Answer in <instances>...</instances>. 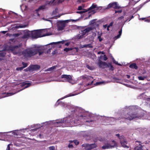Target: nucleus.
<instances>
[{"instance_id":"f257e3e1","label":"nucleus","mask_w":150,"mask_h":150,"mask_svg":"<svg viewBox=\"0 0 150 150\" xmlns=\"http://www.w3.org/2000/svg\"><path fill=\"white\" fill-rule=\"evenodd\" d=\"M21 46V45H18L11 47L10 48V50L14 54L18 55L22 54L25 57H31L38 53H39V55H41L43 53V52L41 51L42 50H43V49L42 48L40 47L29 48L25 50L22 52L20 48Z\"/></svg>"},{"instance_id":"f03ea898","label":"nucleus","mask_w":150,"mask_h":150,"mask_svg":"<svg viewBox=\"0 0 150 150\" xmlns=\"http://www.w3.org/2000/svg\"><path fill=\"white\" fill-rule=\"evenodd\" d=\"M127 109L128 111H130V112L127 113L125 115V118L126 119L130 120L134 118L140 119L144 115V114L143 113H140L141 112V110L139 111L137 113L133 114V112H132L135 111L134 107L133 106L130 107L129 109Z\"/></svg>"},{"instance_id":"7ed1b4c3","label":"nucleus","mask_w":150,"mask_h":150,"mask_svg":"<svg viewBox=\"0 0 150 150\" xmlns=\"http://www.w3.org/2000/svg\"><path fill=\"white\" fill-rule=\"evenodd\" d=\"M117 146V143L114 140L109 142H105L104 145L102 147L103 149H112Z\"/></svg>"},{"instance_id":"20e7f679","label":"nucleus","mask_w":150,"mask_h":150,"mask_svg":"<svg viewBox=\"0 0 150 150\" xmlns=\"http://www.w3.org/2000/svg\"><path fill=\"white\" fill-rule=\"evenodd\" d=\"M70 20H62L58 21L57 23V30L58 31L62 30H64L65 27L67 25V24Z\"/></svg>"},{"instance_id":"39448f33","label":"nucleus","mask_w":150,"mask_h":150,"mask_svg":"<svg viewBox=\"0 0 150 150\" xmlns=\"http://www.w3.org/2000/svg\"><path fill=\"white\" fill-rule=\"evenodd\" d=\"M116 135L119 137V139H120V143L122 146L124 148H128L129 147L126 145L127 143L126 142L125 140L124 137L122 136L120 137L119 134H116Z\"/></svg>"},{"instance_id":"423d86ee","label":"nucleus","mask_w":150,"mask_h":150,"mask_svg":"<svg viewBox=\"0 0 150 150\" xmlns=\"http://www.w3.org/2000/svg\"><path fill=\"white\" fill-rule=\"evenodd\" d=\"M110 8H112L114 9H119L120 7L116 2H113L109 4L107 6L106 8L108 9Z\"/></svg>"},{"instance_id":"0eeeda50","label":"nucleus","mask_w":150,"mask_h":150,"mask_svg":"<svg viewBox=\"0 0 150 150\" xmlns=\"http://www.w3.org/2000/svg\"><path fill=\"white\" fill-rule=\"evenodd\" d=\"M83 146L85 147V149L86 150H90L97 146L96 144L95 143L91 144H85L83 145Z\"/></svg>"},{"instance_id":"6e6552de","label":"nucleus","mask_w":150,"mask_h":150,"mask_svg":"<svg viewBox=\"0 0 150 150\" xmlns=\"http://www.w3.org/2000/svg\"><path fill=\"white\" fill-rule=\"evenodd\" d=\"M62 78H64L65 81H68L73 83L72 79L71 76L69 75H63L61 76Z\"/></svg>"},{"instance_id":"1a4fd4ad","label":"nucleus","mask_w":150,"mask_h":150,"mask_svg":"<svg viewBox=\"0 0 150 150\" xmlns=\"http://www.w3.org/2000/svg\"><path fill=\"white\" fill-rule=\"evenodd\" d=\"M93 30V28L91 27H88L85 30L81 31L82 34L85 37L88 34V32Z\"/></svg>"},{"instance_id":"9d476101","label":"nucleus","mask_w":150,"mask_h":150,"mask_svg":"<svg viewBox=\"0 0 150 150\" xmlns=\"http://www.w3.org/2000/svg\"><path fill=\"white\" fill-rule=\"evenodd\" d=\"M37 32L36 30H34L32 31L31 32H30L28 34V36H31L33 38H38V37L36 36Z\"/></svg>"},{"instance_id":"9b49d317","label":"nucleus","mask_w":150,"mask_h":150,"mask_svg":"<svg viewBox=\"0 0 150 150\" xmlns=\"http://www.w3.org/2000/svg\"><path fill=\"white\" fill-rule=\"evenodd\" d=\"M98 65L99 67L103 68L107 67L108 66L106 62L100 61L99 62Z\"/></svg>"},{"instance_id":"f8f14e48","label":"nucleus","mask_w":150,"mask_h":150,"mask_svg":"<svg viewBox=\"0 0 150 150\" xmlns=\"http://www.w3.org/2000/svg\"><path fill=\"white\" fill-rule=\"evenodd\" d=\"M36 31L37 32L36 36L38 37V38L42 37L45 36V35H42V33L45 31V30L44 29L36 30Z\"/></svg>"},{"instance_id":"ddd939ff","label":"nucleus","mask_w":150,"mask_h":150,"mask_svg":"<svg viewBox=\"0 0 150 150\" xmlns=\"http://www.w3.org/2000/svg\"><path fill=\"white\" fill-rule=\"evenodd\" d=\"M30 68L32 71L37 70L40 68V67L37 65H32L30 67Z\"/></svg>"},{"instance_id":"4468645a","label":"nucleus","mask_w":150,"mask_h":150,"mask_svg":"<svg viewBox=\"0 0 150 150\" xmlns=\"http://www.w3.org/2000/svg\"><path fill=\"white\" fill-rule=\"evenodd\" d=\"M60 0H53L52 1H50L49 4L52 5H54L60 3Z\"/></svg>"},{"instance_id":"2eb2a0df","label":"nucleus","mask_w":150,"mask_h":150,"mask_svg":"<svg viewBox=\"0 0 150 150\" xmlns=\"http://www.w3.org/2000/svg\"><path fill=\"white\" fill-rule=\"evenodd\" d=\"M45 6H41L39 7L38 9H37L35 10V15H37L38 16H39V14L38 13V10L40 9H45Z\"/></svg>"},{"instance_id":"dca6fc26","label":"nucleus","mask_w":150,"mask_h":150,"mask_svg":"<svg viewBox=\"0 0 150 150\" xmlns=\"http://www.w3.org/2000/svg\"><path fill=\"white\" fill-rule=\"evenodd\" d=\"M31 84L30 83L27 82H25L23 83L21 85L24 87V88H27L30 86Z\"/></svg>"},{"instance_id":"f3484780","label":"nucleus","mask_w":150,"mask_h":150,"mask_svg":"<svg viewBox=\"0 0 150 150\" xmlns=\"http://www.w3.org/2000/svg\"><path fill=\"white\" fill-rule=\"evenodd\" d=\"M16 93H3V94L5 95L4 96H2V97H1L0 98H2L3 97H8L9 96H10L12 95H13Z\"/></svg>"},{"instance_id":"a211bd4d","label":"nucleus","mask_w":150,"mask_h":150,"mask_svg":"<svg viewBox=\"0 0 150 150\" xmlns=\"http://www.w3.org/2000/svg\"><path fill=\"white\" fill-rule=\"evenodd\" d=\"M81 48L86 47V48H92L93 46L91 44H86L81 45Z\"/></svg>"},{"instance_id":"6ab92c4d","label":"nucleus","mask_w":150,"mask_h":150,"mask_svg":"<svg viewBox=\"0 0 150 150\" xmlns=\"http://www.w3.org/2000/svg\"><path fill=\"white\" fill-rule=\"evenodd\" d=\"M66 119L65 118L64 119H61L59 120H57L54 123H57V124L60 123H63L65 122H66Z\"/></svg>"},{"instance_id":"aec40b11","label":"nucleus","mask_w":150,"mask_h":150,"mask_svg":"<svg viewBox=\"0 0 150 150\" xmlns=\"http://www.w3.org/2000/svg\"><path fill=\"white\" fill-rule=\"evenodd\" d=\"M20 7L22 11H25L27 9V6L24 4H22L21 6Z\"/></svg>"},{"instance_id":"412c9836","label":"nucleus","mask_w":150,"mask_h":150,"mask_svg":"<svg viewBox=\"0 0 150 150\" xmlns=\"http://www.w3.org/2000/svg\"><path fill=\"white\" fill-rule=\"evenodd\" d=\"M129 67L131 68L134 69H137V67L136 64L135 63H133L130 64Z\"/></svg>"},{"instance_id":"4be33fe9","label":"nucleus","mask_w":150,"mask_h":150,"mask_svg":"<svg viewBox=\"0 0 150 150\" xmlns=\"http://www.w3.org/2000/svg\"><path fill=\"white\" fill-rule=\"evenodd\" d=\"M122 29H121L120 30L119 32V34L118 35H117V36H116L115 37V39L116 40L118 38H119L122 34Z\"/></svg>"},{"instance_id":"5701e85b","label":"nucleus","mask_w":150,"mask_h":150,"mask_svg":"<svg viewBox=\"0 0 150 150\" xmlns=\"http://www.w3.org/2000/svg\"><path fill=\"white\" fill-rule=\"evenodd\" d=\"M66 41V40H63L62 41H59V42H53L52 43H51L50 44H58V43H61L62 44H63L64 43V42H65Z\"/></svg>"},{"instance_id":"b1692460","label":"nucleus","mask_w":150,"mask_h":150,"mask_svg":"<svg viewBox=\"0 0 150 150\" xmlns=\"http://www.w3.org/2000/svg\"><path fill=\"white\" fill-rule=\"evenodd\" d=\"M26 27V25H21L19 24L17 25L16 26V28H24Z\"/></svg>"},{"instance_id":"393cba45","label":"nucleus","mask_w":150,"mask_h":150,"mask_svg":"<svg viewBox=\"0 0 150 150\" xmlns=\"http://www.w3.org/2000/svg\"><path fill=\"white\" fill-rule=\"evenodd\" d=\"M87 67L88 69L91 70H93L95 69V68L93 66H89L88 65L87 66Z\"/></svg>"},{"instance_id":"a878e982","label":"nucleus","mask_w":150,"mask_h":150,"mask_svg":"<svg viewBox=\"0 0 150 150\" xmlns=\"http://www.w3.org/2000/svg\"><path fill=\"white\" fill-rule=\"evenodd\" d=\"M146 77V76H140L138 77V79L139 80H144Z\"/></svg>"},{"instance_id":"bb28decb","label":"nucleus","mask_w":150,"mask_h":150,"mask_svg":"<svg viewBox=\"0 0 150 150\" xmlns=\"http://www.w3.org/2000/svg\"><path fill=\"white\" fill-rule=\"evenodd\" d=\"M142 146H140L136 147L134 150H142Z\"/></svg>"},{"instance_id":"cd10ccee","label":"nucleus","mask_w":150,"mask_h":150,"mask_svg":"<svg viewBox=\"0 0 150 150\" xmlns=\"http://www.w3.org/2000/svg\"><path fill=\"white\" fill-rule=\"evenodd\" d=\"M55 67H56V66H53V67H51V68H48L47 70H45V71H51L53 70L54 69Z\"/></svg>"},{"instance_id":"c85d7f7f","label":"nucleus","mask_w":150,"mask_h":150,"mask_svg":"<svg viewBox=\"0 0 150 150\" xmlns=\"http://www.w3.org/2000/svg\"><path fill=\"white\" fill-rule=\"evenodd\" d=\"M97 7L96 5L93 4L92 6L89 8V10H92Z\"/></svg>"},{"instance_id":"c756f323","label":"nucleus","mask_w":150,"mask_h":150,"mask_svg":"<svg viewBox=\"0 0 150 150\" xmlns=\"http://www.w3.org/2000/svg\"><path fill=\"white\" fill-rule=\"evenodd\" d=\"M85 37L82 34H81V35H78L77 37V38L78 39H80L81 38H83Z\"/></svg>"},{"instance_id":"7c9ffc66","label":"nucleus","mask_w":150,"mask_h":150,"mask_svg":"<svg viewBox=\"0 0 150 150\" xmlns=\"http://www.w3.org/2000/svg\"><path fill=\"white\" fill-rule=\"evenodd\" d=\"M72 50V48H65L64 49V50L65 51H66V52H67L71 50Z\"/></svg>"},{"instance_id":"2f4dec72","label":"nucleus","mask_w":150,"mask_h":150,"mask_svg":"<svg viewBox=\"0 0 150 150\" xmlns=\"http://www.w3.org/2000/svg\"><path fill=\"white\" fill-rule=\"evenodd\" d=\"M50 150H57V149L54 146H52L49 147Z\"/></svg>"},{"instance_id":"473e14b6","label":"nucleus","mask_w":150,"mask_h":150,"mask_svg":"<svg viewBox=\"0 0 150 150\" xmlns=\"http://www.w3.org/2000/svg\"><path fill=\"white\" fill-rule=\"evenodd\" d=\"M77 94H72V93H70V94H69L66 96L64 97V98H66V97H69V96H73L76 95Z\"/></svg>"},{"instance_id":"72a5a7b5","label":"nucleus","mask_w":150,"mask_h":150,"mask_svg":"<svg viewBox=\"0 0 150 150\" xmlns=\"http://www.w3.org/2000/svg\"><path fill=\"white\" fill-rule=\"evenodd\" d=\"M96 36V34L95 33H93L92 36V38L90 40H93L94 39V37Z\"/></svg>"},{"instance_id":"f704fd0d","label":"nucleus","mask_w":150,"mask_h":150,"mask_svg":"<svg viewBox=\"0 0 150 150\" xmlns=\"http://www.w3.org/2000/svg\"><path fill=\"white\" fill-rule=\"evenodd\" d=\"M5 51H2L0 53V56H5L6 54V53L5 52Z\"/></svg>"},{"instance_id":"c9c22d12","label":"nucleus","mask_w":150,"mask_h":150,"mask_svg":"<svg viewBox=\"0 0 150 150\" xmlns=\"http://www.w3.org/2000/svg\"><path fill=\"white\" fill-rule=\"evenodd\" d=\"M112 61H113V62L115 63V64H117L118 65H120V64H119L118 63V62H116V61H115V60L114 59V58H112Z\"/></svg>"},{"instance_id":"e433bc0d","label":"nucleus","mask_w":150,"mask_h":150,"mask_svg":"<svg viewBox=\"0 0 150 150\" xmlns=\"http://www.w3.org/2000/svg\"><path fill=\"white\" fill-rule=\"evenodd\" d=\"M22 64L23 65V67H23V68L26 67L27 66V64L26 63H24V62H22Z\"/></svg>"},{"instance_id":"4c0bfd02","label":"nucleus","mask_w":150,"mask_h":150,"mask_svg":"<svg viewBox=\"0 0 150 150\" xmlns=\"http://www.w3.org/2000/svg\"><path fill=\"white\" fill-rule=\"evenodd\" d=\"M102 33H101L100 35L98 36V39H99V41L101 42L102 40L103 39L100 37V35H102Z\"/></svg>"},{"instance_id":"58836bf2","label":"nucleus","mask_w":150,"mask_h":150,"mask_svg":"<svg viewBox=\"0 0 150 150\" xmlns=\"http://www.w3.org/2000/svg\"><path fill=\"white\" fill-rule=\"evenodd\" d=\"M23 69V67H18L16 68V70L18 71L21 70Z\"/></svg>"},{"instance_id":"ea45409f","label":"nucleus","mask_w":150,"mask_h":150,"mask_svg":"<svg viewBox=\"0 0 150 150\" xmlns=\"http://www.w3.org/2000/svg\"><path fill=\"white\" fill-rule=\"evenodd\" d=\"M76 145H77L79 144V142L77 140H74L73 141Z\"/></svg>"},{"instance_id":"a19ab883","label":"nucleus","mask_w":150,"mask_h":150,"mask_svg":"<svg viewBox=\"0 0 150 150\" xmlns=\"http://www.w3.org/2000/svg\"><path fill=\"white\" fill-rule=\"evenodd\" d=\"M104 82V81L98 82L96 83V84L97 85H100L103 83Z\"/></svg>"},{"instance_id":"79ce46f5","label":"nucleus","mask_w":150,"mask_h":150,"mask_svg":"<svg viewBox=\"0 0 150 150\" xmlns=\"http://www.w3.org/2000/svg\"><path fill=\"white\" fill-rule=\"evenodd\" d=\"M103 59L104 60L106 61L107 59V58L105 55H104L103 56Z\"/></svg>"},{"instance_id":"37998d69","label":"nucleus","mask_w":150,"mask_h":150,"mask_svg":"<svg viewBox=\"0 0 150 150\" xmlns=\"http://www.w3.org/2000/svg\"><path fill=\"white\" fill-rule=\"evenodd\" d=\"M85 12V11H77L76 12V13H84Z\"/></svg>"},{"instance_id":"c03bdc74","label":"nucleus","mask_w":150,"mask_h":150,"mask_svg":"<svg viewBox=\"0 0 150 150\" xmlns=\"http://www.w3.org/2000/svg\"><path fill=\"white\" fill-rule=\"evenodd\" d=\"M20 34H19L18 33H15L13 35V36L15 37L18 36Z\"/></svg>"},{"instance_id":"a18cd8bd","label":"nucleus","mask_w":150,"mask_h":150,"mask_svg":"<svg viewBox=\"0 0 150 150\" xmlns=\"http://www.w3.org/2000/svg\"><path fill=\"white\" fill-rule=\"evenodd\" d=\"M11 145V144H8L7 147V150H10V145Z\"/></svg>"},{"instance_id":"49530a36","label":"nucleus","mask_w":150,"mask_h":150,"mask_svg":"<svg viewBox=\"0 0 150 150\" xmlns=\"http://www.w3.org/2000/svg\"><path fill=\"white\" fill-rule=\"evenodd\" d=\"M70 42H67L65 43V45L66 46H68L70 44Z\"/></svg>"},{"instance_id":"de8ad7c7","label":"nucleus","mask_w":150,"mask_h":150,"mask_svg":"<svg viewBox=\"0 0 150 150\" xmlns=\"http://www.w3.org/2000/svg\"><path fill=\"white\" fill-rule=\"evenodd\" d=\"M68 147L69 148H71L73 147V145L72 144H70L68 145Z\"/></svg>"},{"instance_id":"09e8293b","label":"nucleus","mask_w":150,"mask_h":150,"mask_svg":"<svg viewBox=\"0 0 150 150\" xmlns=\"http://www.w3.org/2000/svg\"><path fill=\"white\" fill-rule=\"evenodd\" d=\"M122 11V10H119V11H115V13H121Z\"/></svg>"},{"instance_id":"8fccbe9b","label":"nucleus","mask_w":150,"mask_h":150,"mask_svg":"<svg viewBox=\"0 0 150 150\" xmlns=\"http://www.w3.org/2000/svg\"><path fill=\"white\" fill-rule=\"evenodd\" d=\"M82 9V7L81 6H79L78 8V9L79 10H81Z\"/></svg>"},{"instance_id":"3c124183","label":"nucleus","mask_w":150,"mask_h":150,"mask_svg":"<svg viewBox=\"0 0 150 150\" xmlns=\"http://www.w3.org/2000/svg\"><path fill=\"white\" fill-rule=\"evenodd\" d=\"M113 24V22H111L110 24L108 25V26H109L110 27V26H112V25Z\"/></svg>"},{"instance_id":"603ef678","label":"nucleus","mask_w":150,"mask_h":150,"mask_svg":"<svg viewBox=\"0 0 150 150\" xmlns=\"http://www.w3.org/2000/svg\"><path fill=\"white\" fill-rule=\"evenodd\" d=\"M16 131H13L12 132V134H13L14 135H17V134L16 133Z\"/></svg>"},{"instance_id":"864d4df0","label":"nucleus","mask_w":150,"mask_h":150,"mask_svg":"<svg viewBox=\"0 0 150 150\" xmlns=\"http://www.w3.org/2000/svg\"><path fill=\"white\" fill-rule=\"evenodd\" d=\"M107 26H108L107 25H103V27L104 29H105L107 28Z\"/></svg>"},{"instance_id":"5fc2aeb1","label":"nucleus","mask_w":150,"mask_h":150,"mask_svg":"<svg viewBox=\"0 0 150 150\" xmlns=\"http://www.w3.org/2000/svg\"><path fill=\"white\" fill-rule=\"evenodd\" d=\"M123 18H124V17L123 16H122L119 17L118 18V19H122Z\"/></svg>"},{"instance_id":"6e6d98bb","label":"nucleus","mask_w":150,"mask_h":150,"mask_svg":"<svg viewBox=\"0 0 150 150\" xmlns=\"http://www.w3.org/2000/svg\"><path fill=\"white\" fill-rule=\"evenodd\" d=\"M109 27H110L109 26H108V25L107 27V28H106L107 30L108 31H109Z\"/></svg>"},{"instance_id":"4d7b16f0","label":"nucleus","mask_w":150,"mask_h":150,"mask_svg":"<svg viewBox=\"0 0 150 150\" xmlns=\"http://www.w3.org/2000/svg\"><path fill=\"white\" fill-rule=\"evenodd\" d=\"M146 21L147 22H150V19H147L145 21Z\"/></svg>"},{"instance_id":"13d9d810","label":"nucleus","mask_w":150,"mask_h":150,"mask_svg":"<svg viewBox=\"0 0 150 150\" xmlns=\"http://www.w3.org/2000/svg\"><path fill=\"white\" fill-rule=\"evenodd\" d=\"M102 53V54H104V53H103V52H99L98 53V54H100V53Z\"/></svg>"},{"instance_id":"bf43d9fd","label":"nucleus","mask_w":150,"mask_h":150,"mask_svg":"<svg viewBox=\"0 0 150 150\" xmlns=\"http://www.w3.org/2000/svg\"><path fill=\"white\" fill-rule=\"evenodd\" d=\"M145 95H144V93H142V94L140 96V97H141L142 96H144Z\"/></svg>"},{"instance_id":"052dcab7","label":"nucleus","mask_w":150,"mask_h":150,"mask_svg":"<svg viewBox=\"0 0 150 150\" xmlns=\"http://www.w3.org/2000/svg\"><path fill=\"white\" fill-rule=\"evenodd\" d=\"M45 20L49 21L51 23V21L50 20H48V19H45Z\"/></svg>"},{"instance_id":"680f3d73","label":"nucleus","mask_w":150,"mask_h":150,"mask_svg":"<svg viewBox=\"0 0 150 150\" xmlns=\"http://www.w3.org/2000/svg\"><path fill=\"white\" fill-rule=\"evenodd\" d=\"M127 78H129L130 77V76L129 75H127Z\"/></svg>"},{"instance_id":"e2e57ef3","label":"nucleus","mask_w":150,"mask_h":150,"mask_svg":"<svg viewBox=\"0 0 150 150\" xmlns=\"http://www.w3.org/2000/svg\"><path fill=\"white\" fill-rule=\"evenodd\" d=\"M55 53V52L54 51L52 52V54L53 55H54Z\"/></svg>"},{"instance_id":"0e129e2a","label":"nucleus","mask_w":150,"mask_h":150,"mask_svg":"<svg viewBox=\"0 0 150 150\" xmlns=\"http://www.w3.org/2000/svg\"><path fill=\"white\" fill-rule=\"evenodd\" d=\"M83 116H84L83 115H80V117H83Z\"/></svg>"},{"instance_id":"69168bd1","label":"nucleus","mask_w":150,"mask_h":150,"mask_svg":"<svg viewBox=\"0 0 150 150\" xmlns=\"http://www.w3.org/2000/svg\"><path fill=\"white\" fill-rule=\"evenodd\" d=\"M145 19V18H140V20H144Z\"/></svg>"},{"instance_id":"338daca9","label":"nucleus","mask_w":150,"mask_h":150,"mask_svg":"<svg viewBox=\"0 0 150 150\" xmlns=\"http://www.w3.org/2000/svg\"><path fill=\"white\" fill-rule=\"evenodd\" d=\"M37 129V128H36V129H33V131H34L35 130H36Z\"/></svg>"},{"instance_id":"774afa93","label":"nucleus","mask_w":150,"mask_h":150,"mask_svg":"<svg viewBox=\"0 0 150 150\" xmlns=\"http://www.w3.org/2000/svg\"><path fill=\"white\" fill-rule=\"evenodd\" d=\"M2 32H3V33H6V31H2Z\"/></svg>"}]
</instances>
